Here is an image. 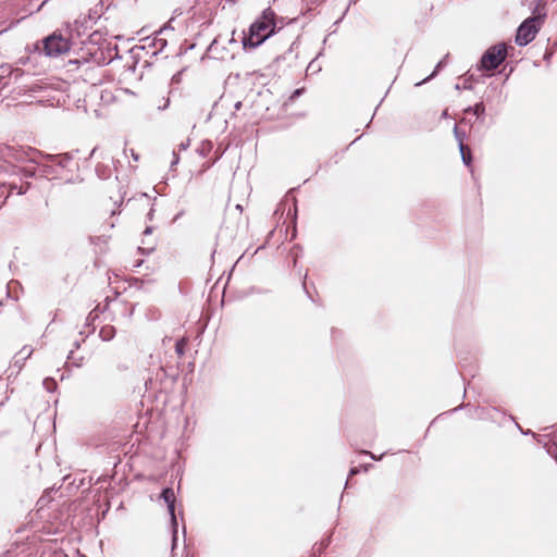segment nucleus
<instances>
[{
	"mask_svg": "<svg viewBox=\"0 0 557 557\" xmlns=\"http://www.w3.org/2000/svg\"><path fill=\"white\" fill-rule=\"evenodd\" d=\"M100 336L103 339H110L113 336V329L111 326H104L100 331Z\"/></svg>",
	"mask_w": 557,
	"mask_h": 557,
	"instance_id": "1a4fd4ad",
	"label": "nucleus"
},
{
	"mask_svg": "<svg viewBox=\"0 0 557 557\" xmlns=\"http://www.w3.org/2000/svg\"><path fill=\"white\" fill-rule=\"evenodd\" d=\"M275 14L271 9L263 11L262 15L251 24L249 34L242 39L244 49H253L261 45L275 32Z\"/></svg>",
	"mask_w": 557,
	"mask_h": 557,
	"instance_id": "f257e3e1",
	"label": "nucleus"
},
{
	"mask_svg": "<svg viewBox=\"0 0 557 557\" xmlns=\"http://www.w3.org/2000/svg\"><path fill=\"white\" fill-rule=\"evenodd\" d=\"M356 471L355 470H350V475L355 474Z\"/></svg>",
	"mask_w": 557,
	"mask_h": 557,
	"instance_id": "4468645a",
	"label": "nucleus"
},
{
	"mask_svg": "<svg viewBox=\"0 0 557 557\" xmlns=\"http://www.w3.org/2000/svg\"><path fill=\"white\" fill-rule=\"evenodd\" d=\"M485 111L484 104L482 102L476 103L473 108H468L465 110L466 113H473L478 117L482 115Z\"/></svg>",
	"mask_w": 557,
	"mask_h": 557,
	"instance_id": "6e6552de",
	"label": "nucleus"
},
{
	"mask_svg": "<svg viewBox=\"0 0 557 557\" xmlns=\"http://www.w3.org/2000/svg\"><path fill=\"white\" fill-rule=\"evenodd\" d=\"M177 162H178V157H177V154H176V153H173V161H172L171 165L173 166V165H175Z\"/></svg>",
	"mask_w": 557,
	"mask_h": 557,
	"instance_id": "f8f14e48",
	"label": "nucleus"
},
{
	"mask_svg": "<svg viewBox=\"0 0 557 557\" xmlns=\"http://www.w3.org/2000/svg\"><path fill=\"white\" fill-rule=\"evenodd\" d=\"M151 231H152V230H151V227H147V228L145 230V234H146V235H147V234H151Z\"/></svg>",
	"mask_w": 557,
	"mask_h": 557,
	"instance_id": "ddd939ff",
	"label": "nucleus"
},
{
	"mask_svg": "<svg viewBox=\"0 0 557 557\" xmlns=\"http://www.w3.org/2000/svg\"><path fill=\"white\" fill-rule=\"evenodd\" d=\"M161 498L166 503L169 512L171 515L172 523L176 525V518L174 513V503H175V494L172 488H165L162 494Z\"/></svg>",
	"mask_w": 557,
	"mask_h": 557,
	"instance_id": "39448f33",
	"label": "nucleus"
},
{
	"mask_svg": "<svg viewBox=\"0 0 557 557\" xmlns=\"http://www.w3.org/2000/svg\"><path fill=\"white\" fill-rule=\"evenodd\" d=\"M462 124H463V120L460 121L459 124H456L455 128H454V134H455V137H456L459 146L465 145L466 133L461 132V129H460V126Z\"/></svg>",
	"mask_w": 557,
	"mask_h": 557,
	"instance_id": "0eeeda50",
	"label": "nucleus"
},
{
	"mask_svg": "<svg viewBox=\"0 0 557 557\" xmlns=\"http://www.w3.org/2000/svg\"><path fill=\"white\" fill-rule=\"evenodd\" d=\"M459 150H460L463 163L469 166L472 161L470 147L465 144V145L459 146Z\"/></svg>",
	"mask_w": 557,
	"mask_h": 557,
	"instance_id": "423d86ee",
	"label": "nucleus"
},
{
	"mask_svg": "<svg viewBox=\"0 0 557 557\" xmlns=\"http://www.w3.org/2000/svg\"><path fill=\"white\" fill-rule=\"evenodd\" d=\"M542 24L543 17L541 15L527 18L517 29L516 44L518 46H527L530 44L540 32Z\"/></svg>",
	"mask_w": 557,
	"mask_h": 557,
	"instance_id": "f03ea898",
	"label": "nucleus"
},
{
	"mask_svg": "<svg viewBox=\"0 0 557 557\" xmlns=\"http://www.w3.org/2000/svg\"><path fill=\"white\" fill-rule=\"evenodd\" d=\"M169 102H170L169 98H164L163 97V103H159L158 108L161 109V110L166 109L168 106H169Z\"/></svg>",
	"mask_w": 557,
	"mask_h": 557,
	"instance_id": "9d476101",
	"label": "nucleus"
},
{
	"mask_svg": "<svg viewBox=\"0 0 557 557\" xmlns=\"http://www.w3.org/2000/svg\"><path fill=\"white\" fill-rule=\"evenodd\" d=\"M69 50V42L61 36L52 35L45 40V51L50 57H55Z\"/></svg>",
	"mask_w": 557,
	"mask_h": 557,
	"instance_id": "20e7f679",
	"label": "nucleus"
},
{
	"mask_svg": "<svg viewBox=\"0 0 557 557\" xmlns=\"http://www.w3.org/2000/svg\"><path fill=\"white\" fill-rule=\"evenodd\" d=\"M176 351H177L178 355L183 354V343L182 342H178L176 344Z\"/></svg>",
	"mask_w": 557,
	"mask_h": 557,
	"instance_id": "9b49d317",
	"label": "nucleus"
},
{
	"mask_svg": "<svg viewBox=\"0 0 557 557\" xmlns=\"http://www.w3.org/2000/svg\"><path fill=\"white\" fill-rule=\"evenodd\" d=\"M507 57V47L499 42L490 47L481 58L480 70L493 71L497 69Z\"/></svg>",
	"mask_w": 557,
	"mask_h": 557,
	"instance_id": "7ed1b4c3",
	"label": "nucleus"
}]
</instances>
